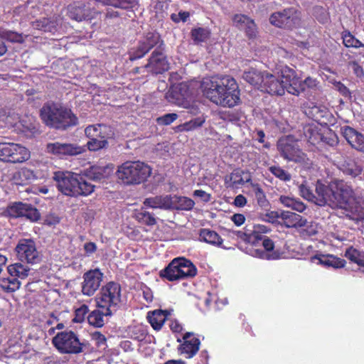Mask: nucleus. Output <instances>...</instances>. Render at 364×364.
I'll return each mask as SVG.
<instances>
[{
    "mask_svg": "<svg viewBox=\"0 0 364 364\" xmlns=\"http://www.w3.org/2000/svg\"><path fill=\"white\" fill-rule=\"evenodd\" d=\"M201 88L203 95L218 106L231 108L240 102L238 84L230 76L204 79Z\"/></svg>",
    "mask_w": 364,
    "mask_h": 364,
    "instance_id": "obj_1",
    "label": "nucleus"
},
{
    "mask_svg": "<svg viewBox=\"0 0 364 364\" xmlns=\"http://www.w3.org/2000/svg\"><path fill=\"white\" fill-rule=\"evenodd\" d=\"M270 228L264 225H255L251 232L237 231V235L249 247L248 253L252 257L267 260L279 259L282 253L274 250V242L264 234L270 232Z\"/></svg>",
    "mask_w": 364,
    "mask_h": 364,
    "instance_id": "obj_2",
    "label": "nucleus"
},
{
    "mask_svg": "<svg viewBox=\"0 0 364 364\" xmlns=\"http://www.w3.org/2000/svg\"><path fill=\"white\" fill-rule=\"evenodd\" d=\"M53 180L58 191L63 195L77 198L92 193L95 186L87 182L82 176L68 171H56Z\"/></svg>",
    "mask_w": 364,
    "mask_h": 364,
    "instance_id": "obj_3",
    "label": "nucleus"
},
{
    "mask_svg": "<svg viewBox=\"0 0 364 364\" xmlns=\"http://www.w3.org/2000/svg\"><path fill=\"white\" fill-rule=\"evenodd\" d=\"M40 117L47 127L57 130L64 131L78 123L77 117L70 109L54 102L43 105Z\"/></svg>",
    "mask_w": 364,
    "mask_h": 364,
    "instance_id": "obj_4",
    "label": "nucleus"
},
{
    "mask_svg": "<svg viewBox=\"0 0 364 364\" xmlns=\"http://www.w3.org/2000/svg\"><path fill=\"white\" fill-rule=\"evenodd\" d=\"M151 174V168L144 162L126 161L118 166L117 177L124 185H138L145 182Z\"/></svg>",
    "mask_w": 364,
    "mask_h": 364,
    "instance_id": "obj_5",
    "label": "nucleus"
},
{
    "mask_svg": "<svg viewBox=\"0 0 364 364\" xmlns=\"http://www.w3.org/2000/svg\"><path fill=\"white\" fill-rule=\"evenodd\" d=\"M85 134L89 139L86 146L89 151H97L109 146V141L114 139V127L105 124L88 125L85 129Z\"/></svg>",
    "mask_w": 364,
    "mask_h": 364,
    "instance_id": "obj_6",
    "label": "nucleus"
},
{
    "mask_svg": "<svg viewBox=\"0 0 364 364\" xmlns=\"http://www.w3.org/2000/svg\"><path fill=\"white\" fill-rule=\"evenodd\" d=\"M54 347L63 354H79L86 349L87 343L81 342L76 333L71 330L58 332L52 339Z\"/></svg>",
    "mask_w": 364,
    "mask_h": 364,
    "instance_id": "obj_7",
    "label": "nucleus"
},
{
    "mask_svg": "<svg viewBox=\"0 0 364 364\" xmlns=\"http://www.w3.org/2000/svg\"><path fill=\"white\" fill-rule=\"evenodd\" d=\"M96 301L97 308L107 309V314H113L121 301L120 284L114 282H107L101 288Z\"/></svg>",
    "mask_w": 364,
    "mask_h": 364,
    "instance_id": "obj_8",
    "label": "nucleus"
},
{
    "mask_svg": "<svg viewBox=\"0 0 364 364\" xmlns=\"http://www.w3.org/2000/svg\"><path fill=\"white\" fill-rule=\"evenodd\" d=\"M330 206L332 208L348 210L351 200L354 198L353 188L343 180H336L330 183Z\"/></svg>",
    "mask_w": 364,
    "mask_h": 364,
    "instance_id": "obj_9",
    "label": "nucleus"
},
{
    "mask_svg": "<svg viewBox=\"0 0 364 364\" xmlns=\"http://www.w3.org/2000/svg\"><path fill=\"white\" fill-rule=\"evenodd\" d=\"M277 146L281 156L284 159L295 163H306V154L299 148L298 141L292 135L281 137Z\"/></svg>",
    "mask_w": 364,
    "mask_h": 364,
    "instance_id": "obj_10",
    "label": "nucleus"
},
{
    "mask_svg": "<svg viewBox=\"0 0 364 364\" xmlns=\"http://www.w3.org/2000/svg\"><path fill=\"white\" fill-rule=\"evenodd\" d=\"M31 157V152L26 146L13 142L0 143V161L9 164H22Z\"/></svg>",
    "mask_w": 364,
    "mask_h": 364,
    "instance_id": "obj_11",
    "label": "nucleus"
},
{
    "mask_svg": "<svg viewBox=\"0 0 364 364\" xmlns=\"http://www.w3.org/2000/svg\"><path fill=\"white\" fill-rule=\"evenodd\" d=\"M154 48L165 50L166 46L159 33L148 32L144 38L139 41L137 46L129 52V60L134 61L140 59Z\"/></svg>",
    "mask_w": 364,
    "mask_h": 364,
    "instance_id": "obj_12",
    "label": "nucleus"
},
{
    "mask_svg": "<svg viewBox=\"0 0 364 364\" xmlns=\"http://www.w3.org/2000/svg\"><path fill=\"white\" fill-rule=\"evenodd\" d=\"M300 12L293 8H286L269 16V23L278 28L291 30L300 24Z\"/></svg>",
    "mask_w": 364,
    "mask_h": 364,
    "instance_id": "obj_13",
    "label": "nucleus"
},
{
    "mask_svg": "<svg viewBox=\"0 0 364 364\" xmlns=\"http://www.w3.org/2000/svg\"><path fill=\"white\" fill-rule=\"evenodd\" d=\"M5 215L14 219L24 218L31 222L41 219V213L36 207L21 201L10 203L5 209Z\"/></svg>",
    "mask_w": 364,
    "mask_h": 364,
    "instance_id": "obj_14",
    "label": "nucleus"
},
{
    "mask_svg": "<svg viewBox=\"0 0 364 364\" xmlns=\"http://www.w3.org/2000/svg\"><path fill=\"white\" fill-rule=\"evenodd\" d=\"M15 250L18 260L22 262L34 264L41 261L40 254L33 240H20Z\"/></svg>",
    "mask_w": 364,
    "mask_h": 364,
    "instance_id": "obj_15",
    "label": "nucleus"
},
{
    "mask_svg": "<svg viewBox=\"0 0 364 364\" xmlns=\"http://www.w3.org/2000/svg\"><path fill=\"white\" fill-rule=\"evenodd\" d=\"M46 151L60 159H64L80 154L85 151V149L70 143L55 141L48 143L46 146Z\"/></svg>",
    "mask_w": 364,
    "mask_h": 364,
    "instance_id": "obj_16",
    "label": "nucleus"
},
{
    "mask_svg": "<svg viewBox=\"0 0 364 364\" xmlns=\"http://www.w3.org/2000/svg\"><path fill=\"white\" fill-rule=\"evenodd\" d=\"M82 293L85 296H92L99 289L103 279V273L100 269H90L83 274Z\"/></svg>",
    "mask_w": 364,
    "mask_h": 364,
    "instance_id": "obj_17",
    "label": "nucleus"
},
{
    "mask_svg": "<svg viewBox=\"0 0 364 364\" xmlns=\"http://www.w3.org/2000/svg\"><path fill=\"white\" fill-rule=\"evenodd\" d=\"M152 74H162L169 69V63L165 55V50L154 49L146 65Z\"/></svg>",
    "mask_w": 364,
    "mask_h": 364,
    "instance_id": "obj_18",
    "label": "nucleus"
},
{
    "mask_svg": "<svg viewBox=\"0 0 364 364\" xmlns=\"http://www.w3.org/2000/svg\"><path fill=\"white\" fill-rule=\"evenodd\" d=\"M272 218H277L280 219L279 224L287 228H299L305 227L307 224V220L301 215L290 212L282 211L279 215L277 212H271L269 215Z\"/></svg>",
    "mask_w": 364,
    "mask_h": 364,
    "instance_id": "obj_19",
    "label": "nucleus"
},
{
    "mask_svg": "<svg viewBox=\"0 0 364 364\" xmlns=\"http://www.w3.org/2000/svg\"><path fill=\"white\" fill-rule=\"evenodd\" d=\"M282 82L284 85L286 90L294 95L298 96L302 92L301 88V80L297 76L296 71L286 66L281 70Z\"/></svg>",
    "mask_w": 364,
    "mask_h": 364,
    "instance_id": "obj_20",
    "label": "nucleus"
},
{
    "mask_svg": "<svg viewBox=\"0 0 364 364\" xmlns=\"http://www.w3.org/2000/svg\"><path fill=\"white\" fill-rule=\"evenodd\" d=\"M252 181L250 173L240 168L235 169L230 175L224 178L226 188H237Z\"/></svg>",
    "mask_w": 364,
    "mask_h": 364,
    "instance_id": "obj_21",
    "label": "nucleus"
},
{
    "mask_svg": "<svg viewBox=\"0 0 364 364\" xmlns=\"http://www.w3.org/2000/svg\"><path fill=\"white\" fill-rule=\"evenodd\" d=\"M183 343L181 344L179 350L186 354V358H193L199 350L200 341L198 338L193 336V333L186 332L183 336Z\"/></svg>",
    "mask_w": 364,
    "mask_h": 364,
    "instance_id": "obj_22",
    "label": "nucleus"
},
{
    "mask_svg": "<svg viewBox=\"0 0 364 364\" xmlns=\"http://www.w3.org/2000/svg\"><path fill=\"white\" fill-rule=\"evenodd\" d=\"M262 90L272 95L282 96L285 92V87L282 80L280 81L276 76L266 73Z\"/></svg>",
    "mask_w": 364,
    "mask_h": 364,
    "instance_id": "obj_23",
    "label": "nucleus"
},
{
    "mask_svg": "<svg viewBox=\"0 0 364 364\" xmlns=\"http://www.w3.org/2000/svg\"><path fill=\"white\" fill-rule=\"evenodd\" d=\"M171 314V310L155 309L147 312L146 318L154 330L160 331Z\"/></svg>",
    "mask_w": 364,
    "mask_h": 364,
    "instance_id": "obj_24",
    "label": "nucleus"
},
{
    "mask_svg": "<svg viewBox=\"0 0 364 364\" xmlns=\"http://www.w3.org/2000/svg\"><path fill=\"white\" fill-rule=\"evenodd\" d=\"M343 136L353 148L364 152V135L363 134L346 126L343 128Z\"/></svg>",
    "mask_w": 364,
    "mask_h": 364,
    "instance_id": "obj_25",
    "label": "nucleus"
},
{
    "mask_svg": "<svg viewBox=\"0 0 364 364\" xmlns=\"http://www.w3.org/2000/svg\"><path fill=\"white\" fill-rule=\"evenodd\" d=\"M338 168L344 175L352 178L360 176L363 171L361 165L351 157L345 158L338 165Z\"/></svg>",
    "mask_w": 364,
    "mask_h": 364,
    "instance_id": "obj_26",
    "label": "nucleus"
},
{
    "mask_svg": "<svg viewBox=\"0 0 364 364\" xmlns=\"http://www.w3.org/2000/svg\"><path fill=\"white\" fill-rule=\"evenodd\" d=\"M159 274L163 280L168 282L181 280V272L177 257L174 258L165 268L161 269Z\"/></svg>",
    "mask_w": 364,
    "mask_h": 364,
    "instance_id": "obj_27",
    "label": "nucleus"
},
{
    "mask_svg": "<svg viewBox=\"0 0 364 364\" xmlns=\"http://www.w3.org/2000/svg\"><path fill=\"white\" fill-rule=\"evenodd\" d=\"M316 196L314 203L320 206L328 205L330 206V199H331V191H330V184L326 186L320 181H317L315 186Z\"/></svg>",
    "mask_w": 364,
    "mask_h": 364,
    "instance_id": "obj_28",
    "label": "nucleus"
},
{
    "mask_svg": "<svg viewBox=\"0 0 364 364\" xmlns=\"http://www.w3.org/2000/svg\"><path fill=\"white\" fill-rule=\"evenodd\" d=\"M318 260V263L326 267H333L335 269L343 268L346 264L343 259L333 255H316L311 257V261Z\"/></svg>",
    "mask_w": 364,
    "mask_h": 364,
    "instance_id": "obj_29",
    "label": "nucleus"
},
{
    "mask_svg": "<svg viewBox=\"0 0 364 364\" xmlns=\"http://www.w3.org/2000/svg\"><path fill=\"white\" fill-rule=\"evenodd\" d=\"M68 16L70 18L77 21H88L93 18L92 12L86 9L84 4L70 5Z\"/></svg>",
    "mask_w": 364,
    "mask_h": 364,
    "instance_id": "obj_30",
    "label": "nucleus"
},
{
    "mask_svg": "<svg viewBox=\"0 0 364 364\" xmlns=\"http://www.w3.org/2000/svg\"><path fill=\"white\" fill-rule=\"evenodd\" d=\"M112 169L108 166H92L85 171V176L92 181H101L109 178Z\"/></svg>",
    "mask_w": 364,
    "mask_h": 364,
    "instance_id": "obj_31",
    "label": "nucleus"
},
{
    "mask_svg": "<svg viewBox=\"0 0 364 364\" xmlns=\"http://www.w3.org/2000/svg\"><path fill=\"white\" fill-rule=\"evenodd\" d=\"M35 29L54 33L58 30V22L56 17L41 18L31 23Z\"/></svg>",
    "mask_w": 364,
    "mask_h": 364,
    "instance_id": "obj_32",
    "label": "nucleus"
},
{
    "mask_svg": "<svg viewBox=\"0 0 364 364\" xmlns=\"http://www.w3.org/2000/svg\"><path fill=\"white\" fill-rule=\"evenodd\" d=\"M13 178L16 184L23 186L36 180L38 176L33 170L23 167L14 173Z\"/></svg>",
    "mask_w": 364,
    "mask_h": 364,
    "instance_id": "obj_33",
    "label": "nucleus"
},
{
    "mask_svg": "<svg viewBox=\"0 0 364 364\" xmlns=\"http://www.w3.org/2000/svg\"><path fill=\"white\" fill-rule=\"evenodd\" d=\"M199 237L201 241L217 247H221L223 242L218 232L208 228L200 229Z\"/></svg>",
    "mask_w": 364,
    "mask_h": 364,
    "instance_id": "obj_34",
    "label": "nucleus"
},
{
    "mask_svg": "<svg viewBox=\"0 0 364 364\" xmlns=\"http://www.w3.org/2000/svg\"><path fill=\"white\" fill-rule=\"evenodd\" d=\"M107 309L97 308L91 311L87 316L88 323L95 328H101L105 325L104 317L111 316L112 314H107Z\"/></svg>",
    "mask_w": 364,
    "mask_h": 364,
    "instance_id": "obj_35",
    "label": "nucleus"
},
{
    "mask_svg": "<svg viewBox=\"0 0 364 364\" xmlns=\"http://www.w3.org/2000/svg\"><path fill=\"white\" fill-rule=\"evenodd\" d=\"M171 196H156L154 198H146L144 204L147 207L152 208L170 209L171 206Z\"/></svg>",
    "mask_w": 364,
    "mask_h": 364,
    "instance_id": "obj_36",
    "label": "nucleus"
},
{
    "mask_svg": "<svg viewBox=\"0 0 364 364\" xmlns=\"http://www.w3.org/2000/svg\"><path fill=\"white\" fill-rule=\"evenodd\" d=\"M181 272V279L193 278L197 274V268L193 263L185 258L177 257Z\"/></svg>",
    "mask_w": 364,
    "mask_h": 364,
    "instance_id": "obj_37",
    "label": "nucleus"
},
{
    "mask_svg": "<svg viewBox=\"0 0 364 364\" xmlns=\"http://www.w3.org/2000/svg\"><path fill=\"white\" fill-rule=\"evenodd\" d=\"M171 206L170 209L191 210L195 205V202L190 198L185 196H171Z\"/></svg>",
    "mask_w": 364,
    "mask_h": 364,
    "instance_id": "obj_38",
    "label": "nucleus"
},
{
    "mask_svg": "<svg viewBox=\"0 0 364 364\" xmlns=\"http://www.w3.org/2000/svg\"><path fill=\"white\" fill-rule=\"evenodd\" d=\"M350 262L356 264L358 266L364 267V251L357 249L353 246L348 247L344 253Z\"/></svg>",
    "mask_w": 364,
    "mask_h": 364,
    "instance_id": "obj_39",
    "label": "nucleus"
},
{
    "mask_svg": "<svg viewBox=\"0 0 364 364\" xmlns=\"http://www.w3.org/2000/svg\"><path fill=\"white\" fill-rule=\"evenodd\" d=\"M243 77L250 84L262 89L265 75L256 69L251 68L248 71L245 72Z\"/></svg>",
    "mask_w": 364,
    "mask_h": 364,
    "instance_id": "obj_40",
    "label": "nucleus"
},
{
    "mask_svg": "<svg viewBox=\"0 0 364 364\" xmlns=\"http://www.w3.org/2000/svg\"><path fill=\"white\" fill-rule=\"evenodd\" d=\"M7 270L11 277L23 279L28 277L30 268L21 262H16L9 265Z\"/></svg>",
    "mask_w": 364,
    "mask_h": 364,
    "instance_id": "obj_41",
    "label": "nucleus"
},
{
    "mask_svg": "<svg viewBox=\"0 0 364 364\" xmlns=\"http://www.w3.org/2000/svg\"><path fill=\"white\" fill-rule=\"evenodd\" d=\"M279 201L284 206L291 208V209L299 213L304 212L306 208L303 202L286 196H281L279 198Z\"/></svg>",
    "mask_w": 364,
    "mask_h": 364,
    "instance_id": "obj_42",
    "label": "nucleus"
},
{
    "mask_svg": "<svg viewBox=\"0 0 364 364\" xmlns=\"http://www.w3.org/2000/svg\"><path fill=\"white\" fill-rule=\"evenodd\" d=\"M21 282L17 278H3L0 279V287L6 292H14L20 288Z\"/></svg>",
    "mask_w": 364,
    "mask_h": 364,
    "instance_id": "obj_43",
    "label": "nucleus"
},
{
    "mask_svg": "<svg viewBox=\"0 0 364 364\" xmlns=\"http://www.w3.org/2000/svg\"><path fill=\"white\" fill-rule=\"evenodd\" d=\"M135 218L140 223L149 226H152L156 223V218L154 217L153 214L144 208H141L135 213Z\"/></svg>",
    "mask_w": 364,
    "mask_h": 364,
    "instance_id": "obj_44",
    "label": "nucleus"
},
{
    "mask_svg": "<svg viewBox=\"0 0 364 364\" xmlns=\"http://www.w3.org/2000/svg\"><path fill=\"white\" fill-rule=\"evenodd\" d=\"M348 208V213L346 214L348 218L355 223L364 220V208L358 205H349Z\"/></svg>",
    "mask_w": 364,
    "mask_h": 364,
    "instance_id": "obj_45",
    "label": "nucleus"
},
{
    "mask_svg": "<svg viewBox=\"0 0 364 364\" xmlns=\"http://www.w3.org/2000/svg\"><path fill=\"white\" fill-rule=\"evenodd\" d=\"M342 38L343 45L347 48H359L364 47V44L349 31L343 32Z\"/></svg>",
    "mask_w": 364,
    "mask_h": 364,
    "instance_id": "obj_46",
    "label": "nucleus"
},
{
    "mask_svg": "<svg viewBox=\"0 0 364 364\" xmlns=\"http://www.w3.org/2000/svg\"><path fill=\"white\" fill-rule=\"evenodd\" d=\"M191 34V38L196 43L204 42L210 37L209 31L201 27L192 29Z\"/></svg>",
    "mask_w": 364,
    "mask_h": 364,
    "instance_id": "obj_47",
    "label": "nucleus"
},
{
    "mask_svg": "<svg viewBox=\"0 0 364 364\" xmlns=\"http://www.w3.org/2000/svg\"><path fill=\"white\" fill-rule=\"evenodd\" d=\"M269 171L275 177L282 181H289L291 180V174L279 166H272L269 167Z\"/></svg>",
    "mask_w": 364,
    "mask_h": 364,
    "instance_id": "obj_48",
    "label": "nucleus"
},
{
    "mask_svg": "<svg viewBox=\"0 0 364 364\" xmlns=\"http://www.w3.org/2000/svg\"><path fill=\"white\" fill-rule=\"evenodd\" d=\"M253 189L255 198L258 205L260 207L266 208L269 205V202L266 198V195L259 184L253 185Z\"/></svg>",
    "mask_w": 364,
    "mask_h": 364,
    "instance_id": "obj_49",
    "label": "nucleus"
},
{
    "mask_svg": "<svg viewBox=\"0 0 364 364\" xmlns=\"http://www.w3.org/2000/svg\"><path fill=\"white\" fill-rule=\"evenodd\" d=\"M305 134L308 141L314 146L319 144V143L323 140L322 134L316 129H308Z\"/></svg>",
    "mask_w": 364,
    "mask_h": 364,
    "instance_id": "obj_50",
    "label": "nucleus"
},
{
    "mask_svg": "<svg viewBox=\"0 0 364 364\" xmlns=\"http://www.w3.org/2000/svg\"><path fill=\"white\" fill-rule=\"evenodd\" d=\"M89 312L88 306L85 304L81 305L75 311V316L73 321L75 323H82L85 321Z\"/></svg>",
    "mask_w": 364,
    "mask_h": 364,
    "instance_id": "obj_51",
    "label": "nucleus"
},
{
    "mask_svg": "<svg viewBox=\"0 0 364 364\" xmlns=\"http://www.w3.org/2000/svg\"><path fill=\"white\" fill-rule=\"evenodd\" d=\"M299 191L301 197L314 203L316 196L313 190L306 183H302L299 186Z\"/></svg>",
    "mask_w": 364,
    "mask_h": 364,
    "instance_id": "obj_52",
    "label": "nucleus"
},
{
    "mask_svg": "<svg viewBox=\"0 0 364 364\" xmlns=\"http://www.w3.org/2000/svg\"><path fill=\"white\" fill-rule=\"evenodd\" d=\"M178 115L176 113L165 114L156 118V122L159 125L168 126L176 120Z\"/></svg>",
    "mask_w": 364,
    "mask_h": 364,
    "instance_id": "obj_53",
    "label": "nucleus"
},
{
    "mask_svg": "<svg viewBox=\"0 0 364 364\" xmlns=\"http://www.w3.org/2000/svg\"><path fill=\"white\" fill-rule=\"evenodd\" d=\"M310 112L312 118L318 122L326 116L328 110L325 107L314 106L311 108Z\"/></svg>",
    "mask_w": 364,
    "mask_h": 364,
    "instance_id": "obj_54",
    "label": "nucleus"
},
{
    "mask_svg": "<svg viewBox=\"0 0 364 364\" xmlns=\"http://www.w3.org/2000/svg\"><path fill=\"white\" fill-rule=\"evenodd\" d=\"M106 5L127 9L132 6V2L131 0H107Z\"/></svg>",
    "mask_w": 364,
    "mask_h": 364,
    "instance_id": "obj_55",
    "label": "nucleus"
},
{
    "mask_svg": "<svg viewBox=\"0 0 364 364\" xmlns=\"http://www.w3.org/2000/svg\"><path fill=\"white\" fill-rule=\"evenodd\" d=\"M245 30L246 35L249 38H254L257 36V26L252 19L247 23L246 26L242 28Z\"/></svg>",
    "mask_w": 364,
    "mask_h": 364,
    "instance_id": "obj_56",
    "label": "nucleus"
},
{
    "mask_svg": "<svg viewBox=\"0 0 364 364\" xmlns=\"http://www.w3.org/2000/svg\"><path fill=\"white\" fill-rule=\"evenodd\" d=\"M250 18L244 14H235L232 21L239 29H242L250 21Z\"/></svg>",
    "mask_w": 364,
    "mask_h": 364,
    "instance_id": "obj_57",
    "label": "nucleus"
},
{
    "mask_svg": "<svg viewBox=\"0 0 364 364\" xmlns=\"http://www.w3.org/2000/svg\"><path fill=\"white\" fill-rule=\"evenodd\" d=\"M205 122V118L203 116H200L196 118H194L188 122H186V127H188L189 131L194 130L197 128H199L203 125Z\"/></svg>",
    "mask_w": 364,
    "mask_h": 364,
    "instance_id": "obj_58",
    "label": "nucleus"
},
{
    "mask_svg": "<svg viewBox=\"0 0 364 364\" xmlns=\"http://www.w3.org/2000/svg\"><path fill=\"white\" fill-rule=\"evenodd\" d=\"M336 90L346 99L350 100L351 92L350 90L341 82H336L334 84Z\"/></svg>",
    "mask_w": 364,
    "mask_h": 364,
    "instance_id": "obj_59",
    "label": "nucleus"
},
{
    "mask_svg": "<svg viewBox=\"0 0 364 364\" xmlns=\"http://www.w3.org/2000/svg\"><path fill=\"white\" fill-rule=\"evenodd\" d=\"M318 82L316 79L311 77H306L304 81L301 80V88L302 92H305L306 89L314 90L316 88Z\"/></svg>",
    "mask_w": 364,
    "mask_h": 364,
    "instance_id": "obj_60",
    "label": "nucleus"
},
{
    "mask_svg": "<svg viewBox=\"0 0 364 364\" xmlns=\"http://www.w3.org/2000/svg\"><path fill=\"white\" fill-rule=\"evenodd\" d=\"M91 338L95 342L97 347L107 346V338L100 331H95L92 333Z\"/></svg>",
    "mask_w": 364,
    "mask_h": 364,
    "instance_id": "obj_61",
    "label": "nucleus"
},
{
    "mask_svg": "<svg viewBox=\"0 0 364 364\" xmlns=\"http://www.w3.org/2000/svg\"><path fill=\"white\" fill-rule=\"evenodd\" d=\"M193 195L195 197L200 198L205 203L209 202L211 198V195L210 193H208L201 189L194 191Z\"/></svg>",
    "mask_w": 364,
    "mask_h": 364,
    "instance_id": "obj_62",
    "label": "nucleus"
},
{
    "mask_svg": "<svg viewBox=\"0 0 364 364\" xmlns=\"http://www.w3.org/2000/svg\"><path fill=\"white\" fill-rule=\"evenodd\" d=\"M221 118L224 120H228L230 122H237L240 117L237 113L233 112H225L222 114Z\"/></svg>",
    "mask_w": 364,
    "mask_h": 364,
    "instance_id": "obj_63",
    "label": "nucleus"
},
{
    "mask_svg": "<svg viewBox=\"0 0 364 364\" xmlns=\"http://www.w3.org/2000/svg\"><path fill=\"white\" fill-rule=\"evenodd\" d=\"M8 38L11 41L16 43H23L24 42V38L22 34L16 33V32H10L8 34Z\"/></svg>",
    "mask_w": 364,
    "mask_h": 364,
    "instance_id": "obj_64",
    "label": "nucleus"
}]
</instances>
